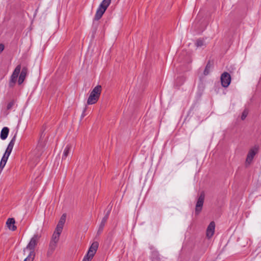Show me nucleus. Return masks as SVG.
Here are the masks:
<instances>
[{
	"mask_svg": "<svg viewBox=\"0 0 261 261\" xmlns=\"http://www.w3.org/2000/svg\"><path fill=\"white\" fill-rule=\"evenodd\" d=\"M27 68L26 67H23L21 71L20 74L19 76L18 81L19 85L21 84L23 82V81L25 78V76L27 75Z\"/></svg>",
	"mask_w": 261,
	"mask_h": 261,
	"instance_id": "obj_14",
	"label": "nucleus"
},
{
	"mask_svg": "<svg viewBox=\"0 0 261 261\" xmlns=\"http://www.w3.org/2000/svg\"><path fill=\"white\" fill-rule=\"evenodd\" d=\"M85 111H86V109H84V112H83V115H82V117H84V113Z\"/></svg>",
	"mask_w": 261,
	"mask_h": 261,
	"instance_id": "obj_27",
	"label": "nucleus"
},
{
	"mask_svg": "<svg viewBox=\"0 0 261 261\" xmlns=\"http://www.w3.org/2000/svg\"><path fill=\"white\" fill-rule=\"evenodd\" d=\"M16 133L15 134L14 137L12 138V139L9 142V143L8 145V147L5 151V152L3 155L9 158V156H10V155L12 151L13 148L14 147L15 142L16 140Z\"/></svg>",
	"mask_w": 261,
	"mask_h": 261,
	"instance_id": "obj_7",
	"label": "nucleus"
},
{
	"mask_svg": "<svg viewBox=\"0 0 261 261\" xmlns=\"http://www.w3.org/2000/svg\"><path fill=\"white\" fill-rule=\"evenodd\" d=\"M215 229V223L214 221L211 222L206 229V237L211 238L214 235Z\"/></svg>",
	"mask_w": 261,
	"mask_h": 261,
	"instance_id": "obj_9",
	"label": "nucleus"
},
{
	"mask_svg": "<svg viewBox=\"0 0 261 261\" xmlns=\"http://www.w3.org/2000/svg\"><path fill=\"white\" fill-rule=\"evenodd\" d=\"M101 92V86L97 85L90 92L87 100V104L89 105L95 103L98 100Z\"/></svg>",
	"mask_w": 261,
	"mask_h": 261,
	"instance_id": "obj_1",
	"label": "nucleus"
},
{
	"mask_svg": "<svg viewBox=\"0 0 261 261\" xmlns=\"http://www.w3.org/2000/svg\"><path fill=\"white\" fill-rule=\"evenodd\" d=\"M34 260V258L27 256L23 261H33Z\"/></svg>",
	"mask_w": 261,
	"mask_h": 261,
	"instance_id": "obj_25",
	"label": "nucleus"
},
{
	"mask_svg": "<svg viewBox=\"0 0 261 261\" xmlns=\"http://www.w3.org/2000/svg\"><path fill=\"white\" fill-rule=\"evenodd\" d=\"M4 49V45L3 44H0V52H2Z\"/></svg>",
	"mask_w": 261,
	"mask_h": 261,
	"instance_id": "obj_26",
	"label": "nucleus"
},
{
	"mask_svg": "<svg viewBox=\"0 0 261 261\" xmlns=\"http://www.w3.org/2000/svg\"><path fill=\"white\" fill-rule=\"evenodd\" d=\"M111 0H103L99 6L96 14L95 15V19L99 20L102 16L107 8L110 5Z\"/></svg>",
	"mask_w": 261,
	"mask_h": 261,
	"instance_id": "obj_3",
	"label": "nucleus"
},
{
	"mask_svg": "<svg viewBox=\"0 0 261 261\" xmlns=\"http://www.w3.org/2000/svg\"><path fill=\"white\" fill-rule=\"evenodd\" d=\"M9 132V129L7 127H4L1 130V138L2 140H5L8 135Z\"/></svg>",
	"mask_w": 261,
	"mask_h": 261,
	"instance_id": "obj_17",
	"label": "nucleus"
},
{
	"mask_svg": "<svg viewBox=\"0 0 261 261\" xmlns=\"http://www.w3.org/2000/svg\"><path fill=\"white\" fill-rule=\"evenodd\" d=\"M110 210H109L108 211V212L107 213V214L105 215V216H104V217L102 218L101 222H100V224L99 226V227H98V229L97 230V233L98 234H100L101 233V232L103 230V229L104 228V226L105 225V224L109 218V214H110Z\"/></svg>",
	"mask_w": 261,
	"mask_h": 261,
	"instance_id": "obj_10",
	"label": "nucleus"
},
{
	"mask_svg": "<svg viewBox=\"0 0 261 261\" xmlns=\"http://www.w3.org/2000/svg\"><path fill=\"white\" fill-rule=\"evenodd\" d=\"M2 170H3V169H0V174H1V173L2 172Z\"/></svg>",
	"mask_w": 261,
	"mask_h": 261,
	"instance_id": "obj_29",
	"label": "nucleus"
},
{
	"mask_svg": "<svg viewBox=\"0 0 261 261\" xmlns=\"http://www.w3.org/2000/svg\"><path fill=\"white\" fill-rule=\"evenodd\" d=\"M71 145H67L64 148L63 151V153L62 157V160H64L66 159L67 156L68 155L70 150L71 149Z\"/></svg>",
	"mask_w": 261,
	"mask_h": 261,
	"instance_id": "obj_18",
	"label": "nucleus"
},
{
	"mask_svg": "<svg viewBox=\"0 0 261 261\" xmlns=\"http://www.w3.org/2000/svg\"><path fill=\"white\" fill-rule=\"evenodd\" d=\"M185 78L183 76H181V77H178L176 81V83L177 85V86H180L181 85H182L184 84V83L185 82Z\"/></svg>",
	"mask_w": 261,
	"mask_h": 261,
	"instance_id": "obj_21",
	"label": "nucleus"
},
{
	"mask_svg": "<svg viewBox=\"0 0 261 261\" xmlns=\"http://www.w3.org/2000/svg\"><path fill=\"white\" fill-rule=\"evenodd\" d=\"M212 67H213V65L210 63V62H208L207 63L206 67L205 68V69L203 71L204 75H208L210 73Z\"/></svg>",
	"mask_w": 261,
	"mask_h": 261,
	"instance_id": "obj_19",
	"label": "nucleus"
},
{
	"mask_svg": "<svg viewBox=\"0 0 261 261\" xmlns=\"http://www.w3.org/2000/svg\"><path fill=\"white\" fill-rule=\"evenodd\" d=\"M257 147H254L251 149L247 154V158L246 160V163L248 164H250L252 162V160L253 159L255 155L257 153Z\"/></svg>",
	"mask_w": 261,
	"mask_h": 261,
	"instance_id": "obj_8",
	"label": "nucleus"
},
{
	"mask_svg": "<svg viewBox=\"0 0 261 261\" xmlns=\"http://www.w3.org/2000/svg\"><path fill=\"white\" fill-rule=\"evenodd\" d=\"M205 45V41L203 40H202V39H198L197 40V42H196V46L197 47H201V46H202L203 45Z\"/></svg>",
	"mask_w": 261,
	"mask_h": 261,
	"instance_id": "obj_22",
	"label": "nucleus"
},
{
	"mask_svg": "<svg viewBox=\"0 0 261 261\" xmlns=\"http://www.w3.org/2000/svg\"><path fill=\"white\" fill-rule=\"evenodd\" d=\"M8 158L3 155L0 162V169H3L8 161Z\"/></svg>",
	"mask_w": 261,
	"mask_h": 261,
	"instance_id": "obj_20",
	"label": "nucleus"
},
{
	"mask_svg": "<svg viewBox=\"0 0 261 261\" xmlns=\"http://www.w3.org/2000/svg\"><path fill=\"white\" fill-rule=\"evenodd\" d=\"M57 242L50 240L49 242L48 249L47 252V255L48 256H50L53 254V252L55 251L57 247Z\"/></svg>",
	"mask_w": 261,
	"mask_h": 261,
	"instance_id": "obj_12",
	"label": "nucleus"
},
{
	"mask_svg": "<svg viewBox=\"0 0 261 261\" xmlns=\"http://www.w3.org/2000/svg\"><path fill=\"white\" fill-rule=\"evenodd\" d=\"M204 197L205 194L204 192H201L198 198L195 206V214L197 215H198L202 210Z\"/></svg>",
	"mask_w": 261,
	"mask_h": 261,
	"instance_id": "obj_5",
	"label": "nucleus"
},
{
	"mask_svg": "<svg viewBox=\"0 0 261 261\" xmlns=\"http://www.w3.org/2000/svg\"><path fill=\"white\" fill-rule=\"evenodd\" d=\"M221 83L222 87L224 88L228 87V72H224L221 74Z\"/></svg>",
	"mask_w": 261,
	"mask_h": 261,
	"instance_id": "obj_11",
	"label": "nucleus"
},
{
	"mask_svg": "<svg viewBox=\"0 0 261 261\" xmlns=\"http://www.w3.org/2000/svg\"><path fill=\"white\" fill-rule=\"evenodd\" d=\"M62 230H61L58 229L56 228L55 231L54 232V233L52 236L51 241L58 242L60 238V234L62 232Z\"/></svg>",
	"mask_w": 261,
	"mask_h": 261,
	"instance_id": "obj_15",
	"label": "nucleus"
},
{
	"mask_svg": "<svg viewBox=\"0 0 261 261\" xmlns=\"http://www.w3.org/2000/svg\"><path fill=\"white\" fill-rule=\"evenodd\" d=\"M248 112L247 110H245L243 112V113L242 114V116H241V119L242 120H244V119H245V118H246V117L248 115Z\"/></svg>",
	"mask_w": 261,
	"mask_h": 261,
	"instance_id": "obj_24",
	"label": "nucleus"
},
{
	"mask_svg": "<svg viewBox=\"0 0 261 261\" xmlns=\"http://www.w3.org/2000/svg\"><path fill=\"white\" fill-rule=\"evenodd\" d=\"M98 247V243L97 242H93L89 247L87 253L84 256L82 261H90Z\"/></svg>",
	"mask_w": 261,
	"mask_h": 261,
	"instance_id": "obj_4",
	"label": "nucleus"
},
{
	"mask_svg": "<svg viewBox=\"0 0 261 261\" xmlns=\"http://www.w3.org/2000/svg\"><path fill=\"white\" fill-rule=\"evenodd\" d=\"M15 220L14 218H9L6 222L7 227L10 230L14 231L16 229V226L15 225Z\"/></svg>",
	"mask_w": 261,
	"mask_h": 261,
	"instance_id": "obj_13",
	"label": "nucleus"
},
{
	"mask_svg": "<svg viewBox=\"0 0 261 261\" xmlns=\"http://www.w3.org/2000/svg\"><path fill=\"white\" fill-rule=\"evenodd\" d=\"M21 70V65H18L16 66L15 69H14L12 75L11 76L9 85L10 87H12L16 83L17 81V79L19 74Z\"/></svg>",
	"mask_w": 261,
	"mask_h": 261,
	"instance_id": "obj_6",
	"label": "nucleus"
},
{
	"mask_svg": "<svg viewBox=\"0 0 261 261\" xmlns=\"http://www.w3.org/2000/svg\"><path fill=\"white\" fill-rule=\"evenodd\" d=\"M229 84H230V82H231V76H230V75H229Z\"/></svg>",
	"mask_w": 261,
	"mask_h": 261,
	"instance_id": "obj_28",
	"label": "nucleus"
},
{
	"mask_svg": "<svg viewBox=\"0 0 261 261\" xmlns=\"http://www.w3.org/2000/svg\"><path fill=\"white\" fill-rule=\"evenodd\" d=\"M39 238V236H38V234H34L33 237L31 238L30 242L29 243L27 247L24 249V252H25L27 250L30 251L29 254L28 255V256L34 258L35 255V248L37 244Z\"/></svg>",
	"mask_w": 261,
	"mask_h": 261,
	"instance_id": "obj_2",
	"label": "nucleus"
},
{
	"mask_svg": "<svg viewBox=\"0 0 261 261\" xmlns=\"http://www.w3.org/2000/svg\"><path fill=\"white\" fill-rule=\"evenodd\" d=\"M15 104V101L14 100H12L9 102L7 106V110H10L12 109L13 107L14 106Z\"/></svg>",
	"mask_w": 261,
	"mask_h": 261,
	"instance_id": "obj_23",
	"label": "nucleus"
},
{
	"mask_svg": "<svg viewBox=\"0 0 261 261\" xmlns=\"http://www.w3.org/2000/svg\"><path fill=\"white\" fill-rule=\"evenodd\" d=\"M65 220H66V215L63 214L62 216V217H61L60 220L58 224H57L56 228L58 229H60V230H62L63 225L65 222Z\"/></svg>",
	"mask_w": 261,
	"mask_h": 261,
	"instance_id": "obj_16",
	"label": "nucleus"
}]
</instances>
